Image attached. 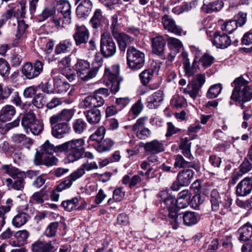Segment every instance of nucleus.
<instances>
[{
    "instance_id": "f257e3e1",
    "label": "nucleus",
    "mask_w": 252,
    "mask_h": 252,
    "mask_svg": "<svg viewBox=\"0 0 252 252\" xmlns=\"http://www.w3.org/2000/svg\"><path fill=\"white\" fill-rule=\"evenodd\" d=\"M84 141L83 139H73L59 145L58 149L64 152L68 162H73L80 159L84 153Z\"/></svg>"
},
{
    "instance_id": "f03ea898",
    "label": "nucleus",
    "mask_w": 252,
    "mask_h": 252,
    "mask_svg": "<svg viewBox=\"0 0 252 252\" xmlns=\"http://www.w3.org/2000/svg\"><path fill=\"white\" fill-rule=\"evenodd\" d=\"M233 89L230 99L236 102H248L252 99V90L248 85L249 81L242 76L236 78L233 82Z\"/></svg>"
},
{
    "instance_id": "7ed1b4c3",
    "label": "nucleus",
    "mask_w": 252,
    "mask_h": 252,
    "mask_svg": "<svg viewBox=\"0 0 252 252\" xmlns=\"http://www.w3.org/2000/svg\"><path fill=\"white\" fill-rule=\"evenodd\" d=\"M159 197L163 200L164 204L168 211L169 221L174 229H177L181 222L182 217L177 214V200L169 193V190H163L158 194Z\"/></svg>"
},
{
    "instance_id": "20e7f679",
    "label": "nucleus",
    "mask_w": 252,
    "mask_h": 252,
    "mask_svg": "<svg viewBox=\"0 0 252 252\" xmlns=\"http://www.w3.org/2000/svg\"><path fill=\"white\" fill-rule=\"evenodd\" d=\"M210 201L213 211L225 214L230 211L231 200L223 193H220L217 189H213L210 194Z\"/></svg>"
},
{
    "instance_id": "39448f33",
    "label": "nucleus",
    "mask_w": 252,
    "mask_h": 252,
    "mask_svg": "<svg viewBox=\"0 0 252 252\" xmlns=\"http://www.w3.org/2000/svg\"><path fill=\"white\" fill-rule=\"evenodd\" d=\"M94 64L90 68V63L84 60H78L75 64V68L78 76L83 81H88L95 77L101 65L99 63Z\"/></svg>"
},
{
    "instance_id": "423d86ee",
    "label": "nucleus",
    "mask_w": 252,
    "mask_h": 252,
    "mask_svg": "<svg viewBox=\"0 0 252 252\" xmlns=\"http://www.w3.org/2000/svg\"><path fill=\"white\" fill-rule=\"evenodd\" d=\"M21 125L27 133L31 132L34 135L39 134L43 129V124L36 118L34 114L29 112L23 116Z\"/></svg>"
},
{
    "instance_id": "0eeeda50",
    "label": "nucleus",
    "mask_w": 252,
    "mask_h": 252,
    "mask_svg": "<svg viewBox=\"0 0 252 252\" xmlns=\"http://www.w3.org/2000/svg\"><path fill=\"white\" fill-rule=\"evenodd\" d=\"M1 169L14 179L12 188L17 190L22 191L24 189L25 179L26 177L25 172L20 171L11 164L3 165L1 166Z\"/></svg>"
},
{
    "instance_id": "6e6552de",
    "label": "nucleus",
    "mask_w": 252,
    "mask_h": 252,
    "mask_svg": "<svg viewBox=\"0 0 252 252\" xmlns=\"http://www.w3.org/2000/svg\"><path fill=\"white\" fill-rule=\"evenodd\" d=\"M126 60L129 67L132 69H139L144 64L145 55L135 47H129L126 52Z\"/></svg>"
},
{
    "instance_id": "1a4fd4ad",
    "label": "nucleus",
    "mask_w": 252,
    "mask_h": 252,
    "mask_svg": "<svg viewBox=\"0 0 252 252\" xmlns=\"http://www.w3.org/2000/svg\"><path fill=\"white\" fill-rule=\"evenodd\" d=\"M205 82L204 74H198L195 76L193 79L190 82L187 87L184 88L183 92L188 94L193 99H195L198 95L199 91Z\"/></svg>"
},
{
    "instance_id": "9d476101",
    "label": "nucleus",
    "mask_w": 252,
    "mask_h": 252,
    "mask_svg": "<svg viewBox=\"0 0 252 252\" xmlns=\"http://www.w3.org/2000/svg\"><path fill=\"white\" fill-rule=\"evenodd\" d=\"M100 51L105 58L113 56L116 53L117 47L113 38L107 33L101 35Z\"/></svg>"
},
{
    "instance_id": "9b49d317",
    "label": "nucleus",
    "mask_w": 252,
    "mask_h": 252,
    "mask_svg": "<svg viewBox=\"0 0 252 252\" xmlns=\"http://www.w3.org/2000/svg\"><path fill=\"white\" fill-rule=\"evenodd\" d=\"M119 65H114L110 68H106L105 71V78L111 83V91L113 93H116L120 89V84L122 81L119 76Z\"/></svg>"
},
{
    "instance_id": "f8f14e48",
    "label": "nucleus",
    "mask_w": 252,
    "mask_h": 252,
    "mask_svg": "<svg viewBox=\"0 0 252 252\" xmlns=\"http://www.w3.org/2000/svg\"><path fill=\"white\" fill-rule=\"evenodd\" d=\"M194 172L191 169H184L180 171L177 177L178 182H174L171 187L173 191H178L181 187L188 186L191 183Z\"/></svg>"
},
{
    "instance_id": "ddd939ff",
    "label": "nucleus",
    "mask_w": 252,
    "mask_h": 252,
    "mask_svg": "<svg viewBox=\"0 0 252 252\" xmlns=\"http://www.w3.org/2000/svg\"><path fill=\"white\" fill-rule=\"evenodd\" d=\"M56 5L57 11L63 15L62 26L65 28L71 23V5L67 0H60L57 1Z\"/></svg>"
},
{
    "instance_id": "4468645a",
    "label": "nucleus",
    "mask_w": 252,
    "mask_h": 252,
    "mask_svg": "<svg viewBox=\"0 0 252 252\" xmlns=\"http://www.w3.org/2000/svg\"><path fill=\"white\" fill-rule=\"evenodd\" d=\"M43 64L36 61L33 65L31 63H26L23 66L22 72L28 79H32L37 77L43 70Z\"/></svg>"
},
{
    "instance_id": "2eb2a0df",
    "label": "nucleus",
    "mask_w": 252,
    "mask_h": 252,
    "mask_svg": "<svg viewBox=\"0 0 252 252\" xmlns=\"http://www.w3.org/2000/svg\"><path fill=\"white\" fill-rule=\"evenodd\" d=\"M73 38L77 46L86 43L90 37L89 30L84 25H76L75 32L73 35Z\"/></svg>"
},
{
    "instance_id": "dca6fc26",
    "label": "nucleus",
    "mask_w": 252,
    "mask_h": 252,
    "mask_svg": "<svg viewBox=\"0 0 252 252\" xmlns=\"http://www.w3.org/2000/svg\"><path fill=\"white\" fill-rule=\"evenodd\" d=\"M85 174V172L80 167L73 172L67 177L63 181L59 184L58 189L59 190H64L69 189L74 182L80 179Z\"/></svg>"
},
{
    "instance_id": "f3484780",
    "label": "nucleus",
    "mask_w": 252,
    "mask_h": 252,
    "mask_svg": "<svg viewBox=\"0 0 252 252\" xmlns=\"http://www.w3.org/2000/svg\"><path fill=\"white\" fill-rule=\"evenodd\" d=\"M112 34L117 41L120 50L125 51L127 46L133 41V38L124 32H119L117 30L112 31Z\"/></svg>"
},
{
    "instance_id": "a211bd4d",
    "label": "nucleus",
    "mask_w": 252,
    "mask_h": 252,
    "mask_svg": "<svg viewBox=\"0 0 252 252\" xmlns=\"http://www.w3.org/2000/svg\"><path fill=\"white\" fill-rule=\"evenodd\" d=\"M25 15V6L21 3H19L11 9L7 10L3 15V17L5 18V20L10 19L16 22L17 20H19L20 18L24 17Z\"/></svg>"
},
{
    "instance_id": "6ab92c4d",
    "label": "nucleus",
    "mask_w": 252,
    "mask_h": 252,
    "mask_svg": "<svg viewBox=\"0 0 252 252\" xmlns=\"http://www.w3.org/2000/svg\"><path fill=\"white\" fill-rule=\"evenodd\" d=\"M76 4L80 2L76 8V15L79 18L87 17L93 7L92 0H76Z\"/></svg>"
},
{
    "instance_id": "aec40b11",
    "label": "nucleus",
    "mask_w": 252,
    "mask_h": 252,
    "mask_svg": "<svg viewBox=\"0 0 252 252\" xmlns=\"http://www.w3.org/2000/svg\"><path fill=\"white\" fill-rule=\"evenodd\" d=\"M143 148L146 153L153 155L158 154L165 150L163 142L157 139L146 143Z\"/></svg>"
},
{
    "instance_id": "412c9836",
    "label": "nucleus",
    "mask_w": 252,
    "mask_h": 252,
    "mask_svg": "<svg viewBox=\"0 0 252 252\" xmlns=\"http://www.w3.org/2000/svg\"><path fill=\"white\" fill-rule=\"evenodd\" d=\"M252 191V178L246 177L239 182L236 188V193L239 196H246Z\"/></svg>"
},
{
    "instance_id": "4be33fe9",
    "label": "nucleus",
    "mask_w": 252,
    "mask_h": 252,
    "mask_svg": "<svg viewBox=\"0 0 252 252\" xmlns=\"http://www.w3.org/2000/svg\"><path fill=\"white\" fill-rule=\"evenodd\" d=\"M74 115L71 109H63L60 113L54 115L50 118V123L52 126L60 123L69 121Z\"/></svg>"
},
{
    "instance_id": "5701e85b",
    "label": "nucleus",
    "mask_w": 252,
    "mask_h": 252,
    "mask_svg": "<svg viewBox=\"0 0 252 252\" xmlns=\"http://www.w3.org/2000/svg\"><path fill=\"white\" fill-rule=\"evenodd\" d=\"M70 131V127L67 123H60L52 126V134L57 138H62L68 134Z\"/></svg>"
},
{
    "instance_id": "b1692460",
    "label": "nucleus",
    "mask_w": 252,
    "mask_h": 252,
    "mask_svg": "<svg viewBox=\"0 0 252 252\" xmlns=\"http://www.w3.org/2000/svg\"><path fill=\"white\" fill-rule=\"evenodd\" d=\"M231 43V40L227 35L220 34L219 32H216L214 35L213 44L218 48L225 49L227 48Z\"/></svg>"
},
{
    "instance_id": "393cba45",
    "label": "nucleus",
    "mask_w": 252,
    "mask_h": 252,
    "mask_svg": "<svg viewBox=\"0 0 252 252\" xmlns=\"http://www.w3.org/2000/svg\"><path fill=\"white\" fill-rule=\"evenodd\" d=\"M153 52L158 56H162L164 52L166 41L162 35H157L151 38Z\"/></svg>"
},
{
    "instance_id": "a878e982",
    "label": "nucleus",
    "mask_w": 252,
    "mask_h": 252,
    "mask_svg": "<svg viewBox=\"0 0 252 252\" xmlns=\"http://www.w3.org/2000/svg\"><path fill=\"white\" fill-rule=\"evenodd\" d=\"M167 42L168 47L170 50V52L168 55V59L169 61L172 62L177 54L179 52L182 44L179 39L174 37L169 38Z\"/></svg>"
},
{
    "instance_id": "bb28decb",
    "label": "nucleus",
    "mask_w": 252,
    "mask_h": 252,
    "mask_svg": "<svg viewBox=\"0 0 252 252\" xmlns=\"http://www.w3.org/2000/svg\"><path fill=\"white\" fill-rule=\"evenodd\" d=\"M162 23L164 28L169 32H173L176 34L180 35L181 34L182 29L177 26L174 20L167 15H165L162 18Z\"/></svg>"
},
{
    "instance_id": "cd10ccee",
    "label": "nucleus",
    "mask_w": 252,
    "mask_h": 252,
    "mask_svg": "<svg viewBox=\"0 0 252 252\" xmlns=\"http://www.w3.org/2000/svg\"><path fill=\"white\" fill-rule=\"evenodd\" d=\"M33 252H56L57 249L52 245L51 242L36 241L32 245Z\"/></svg>"
},
{
    "instance_id": "c85d7f7f",
    "label": "nucleus",
    "mask_w": 252,
    "mask_h": 252,
    "mask_svg": "<svg viewBox=\"0 0 252 252\" xmlns=\"http://www.w3.org/2000/svg\"><path fill=\"white\" fill-rule=\"evenodd\" d=\"M15 108L11 105H6L0 111V120L3 122L10 121L16 114Z\"/></svg>"
},
{
    "instance_id": "c756f323",
    "label": "nucleus",
    "mask_w": 252,
    "mask_h": 252,
    "mask_svg": "<svg viewBox=\"0 0 252 252\" xmlns=\"http://www.w3.org/2000/svg\"><path fill=\"white\" fill-rule=\"evenodd\" d=\"M54 86L55 91L59 94L65 93L69 88V84L64 80L61 75L54 77Z\"/></svg>"
},
{
    "instance_id": "7c9ffc66",
    "label": "nucleus",
    "mask_w": 252,
    "mask_h": 252,
    "mask_svg": "<svg viewBox=\"0 0 252 252\" xmlns=\"http://www.w3.org/2000/svg\"><path fill=\"white\" fill-rule=\"evenodd\" d=\"M175 167L180 168H192L196 170H198L196 164L191 161L186 160L180 155H177L175 156V162L174 164Z\"/></svg>"
},
{
    "instance_id": "2f4dec72",
    "label": "nucleus",
    "mask_w": 252,
    "mask_h": 252,
    "mask_svg": "<svg viewBox=\"0 0 252 252\" xmlns=\"http://www.w3.org/2000/svg\"><path fill=\"white\" fill-rule=\"evenodd\" d=\"M191 196V194L188 189L180 191L178 194V207L179 208L187 207L189 204Z\"/></svg>"
},
{
    "instance_id": "473e14b6",
    "label": "nucleus",
    "mask_w": 252,
    "mask_h": 252,
    "mask_svg": "<svg viewBox=\"0 0 252 252\" xmlns=\"http://www.w3.org/2000/svg\"><path fill=\"white\" fill-rule=\"evenodd\" d=\"M163 92L161 91L154 93L148 99V107L150 109H154L158 106L163 100Z\"/></svg>"
},
{
    "instance_id": "72a5a7b5",
    "label": "nucleus",
    "mask_w": 252,
    "mask_h": 252,
    "mask_svg": "<svg viewBox=\"0 0 252 252\" xmlns=\"http://www.w3.org/2000/svg\"><path fill=\"white\" fill-rule=\"evenodd\" d=\"M223 6L222 0H217L208 4H204L201 7L202 11L206 13H211L213 12L220 11Z\"/></svg>"
},
{
    "instance_id": "f704fd0d",
    "label": "nucleus",
    "mask_w": 252,
    "mask_h": 252,
    "mask_svg": "<svg viewBox=\"0 0 252 252\" xmlns=\"http://www.w3.org/2000/svg\"><path fill=\"white\" fill-rule=\"evenodd\" d=\"M41 158L36 157L34 160L35 164L36 165L42 164L48 166H52L56 165L58 161V158L53 156V154L42 156Z\"/></svg>"
},
{
    "instance_id": "c9c22d12",
    "label": "nucleus",
    "mask_w": 252,
    "mask_h": 252,
    "mask_svg": "<svg viewBox=\"0 0 252 252\" xmlns=\"http://www.w3.org/2000/svg\"><path fill=\"white\" fill-rule=\"evenodd\" d=\"M179 217H181L183 219L184 224L188 226H192L197 223L198 219L196 214L193 212L187 211L184 213L182 216L178 215Z\"/></svg>"
},
{
    "instance_id": "e433bc0d",
    "label": "nucleus",
    "mask_w": 252,
    "mask_h": 252,
    "mask_svg": "<svg viewBox=\"0 0 252 252\" xmlns=\"http://www.w3.org/2000/svg\"><path fill=\"white\" fill-rule=\"evenodd\" d=\"M114 141L110 138H106L97 142L95 146L96 150L99 152H105L109 151L113 146Z\"/></svg>"
},
{
    "instance_id": "4c0bfd02",
    "label": "nucleus",
    "mask_w": 252,
    "mask_h": 252,
    "mask_svg": "<svg viewBox=\"0 0 252 252\" xmlns=\"http://www.w3.org/2000/svg\"><path fill=\"white\" fill-rule=\"evenodd\" d=\"M59 145L55 147L53 144L51 143L49 140H47L40 148V153L42 156L52 155L54 152L61 153L58 148Z\"/></svg>"
},
{
    "instance_id": "58836bf2",
    "label": "nucleus",
    "mask_w": 252,
    "mask_h": 252,
    "mask_svg": "<svg viewBox=\"0 0 252 252\" xmlns=\"http://www.w3.org/2000/svg\"><path fill=\"white\" fill-rule=\"evenodd\" d=\"M105 18L102 15L100 9H96L91 19L90 23L94 29H97L104 22Z\"/></svg>"
},
{
    "instance_id": "ea45409f",
    "label": "nucleus",
    "mask_w": 252,
    "mask_h": 252,
    "mask_svg": "<svg viewBox=\"0 0 252 252\" xmlns=\"http://www.w3.org/2000/svg\"><path fill=\"white\" fill-rule=\"evenodd\" d=\"M73 43L70 39H65L61 41L56 47L55 52L57 54L68 52L72 46Z\"/></svg>"
},
{
    "instance_id": "a19ab883",
    "label": "nucleus",
    "mask_w": 252,
    "mask_h": 252,
    "mask_svg": "<svg viewBox=\"0 0 252 252\" xmlns=\"http://www.w3.org/2000/svg\"><path fill=\"white\" fill-rule=\"evenodd\" d=\"M86 117L90 124L98 123L101 120L100 112L96 109H92L87 111Z\"/></svg>"
},
{
    "instance_id": "79ce46f5",
    "label": "nucleus",
    "mask_w": 252,
    "mask_h": 252,
    "mask_svg": "<svg viewBox=\"0 0 252 252\" xmlns=\"http://www.w3.org/2000/svg\"><path fill=\"white\" fill-rule=\"evenodd\" d=\"M29 216L26 213L21 212L16 215L13 219L12 222L16 227H20L24 225L29 220Z\"/></svg>"
},
{
    "instance_id": "37998d69",
    "label": "nucleus",
    "mask_w": 252,
    "mask_h": 252,
    "mask_svg": "<svg viewBox=\"0 0 252 252\" xmlns=\"http://www.w3.org/2000/svg\"><path fill=\"white\" fill-rule=\"evenodd\" d=\"M240 234L239 239L241 241H248L252 236V226L245 225L238 230Z\"/></svg>"
},
{
    "instance_id": "c03bdc74",
    "label": "nucleus",
    "mask_w": 252,
    "mask_h": 252,
    "mask_svg": "<svg viewBox=\"0 0 252 252\" xmlns=\"http://www.w3.org/2000/svg\"><path fill=\"white\" fill-rule=\"evenodd\" d=\"M197 61H194L192 65H190L189 60L186 59L184 62L183 65L185 73L189 77L191 76L196 71L198 67Z\"/></svg>"
},
{
    "instance_id": "a18cd8bd",
    "label": "nucleus",
    "mask_w": 252,
    "mask_h": 252,
    "mask_svg": "<svg viewBox=\"0 0 252 252\" xmlns=\"http://www.w3.org/2000/svg\"><path fill=\"white\" fill-rule=\"evenodd\" d=\"M105 133V128L103 126H99L96 130L89 137L90 141H95L96 143L103 139Z\"/></svg>"
},
{
    "instance_id": "49530a36",
    "label": "nucleus",
    "mask_w": 252,
    "mask_h": 252,
    "mask_svg": "<svg viewBox=\"0 0 252 252\" xmlns=\"http://www.w3.org/2000/svg\"><path fill=\"white\" fill-rule=\"evenodd\" d=\"M222 89L221 84H215L209 88L207 93V96L209 98H214L217 97L220 93Z\"/></svg>"
},
{
    "instance_id": "de8ad7c7",
    "label": "nucleus",
    "mask_w": 252,
    "mask_h": 252,
    "mask_svg": "<svg viewBox=\"0 0 252 252\" xmlns=\"http://www.w3.org/2000/svg\"><path fill=\"white\" fill-rule=\"evenodd\" d=\"M86 127V123L81 119L76 120L72 124L73 129L77 134L82 133Z\"/></svg>"
},
{
    "instance_id": "09e8293b",
    "label": "nucleus",
    "mask_w": 252,
    "mask_h": 252,
    "mask_svg": "<svg viewBox=\"0 0 252 252\" xmlns=\"http://www.w3.org/2000/svg\"><path fill=\"white\" fill-rule=\"evenodd\" d=\"M29 236V233L26 230H19L17 231L15 237L18 242V246H23L26 244L27 240Z\"/></svg>"
},
{
    "instance_id": "8fccbe9b",
    "label": "nucleus",
    "mask_w": 252,
    "mask_h": 252,
    "mask_svg": "<svg viewBox=\"0 0 252 252\" xmlns=\"http://www.w3.org/2000/svg\"><path fill=\"white\" fill-rule=\"evenodd\" d=\"M154 71L152 69H145L140 74L139 77L141 83L145 85L148 84L153 76Z\"/></svg>"
},
{
    "instance_id": "3c124183",
    "label": "nucleus",
    "mask_w": 252,
    "mask_h": 252,
    "mask_svg": "<svg viewBox=\"0 0 252 252\" xmlns=\"http://www.w3.org/2000/svg\"><path fill=\"white\" fill-rule=\"evenodd\" d=\"M78 203L77 198L74 197L70 200H67L62 202V206L67 211L71 212L73 210Z\"/></svg>"
},
{
    "instance_id": "603ef678",
    "label": "nucleus",
    "mask_w": 252,
    "mask_h": 252,
    "mask_svg": "<svg viewBox=\"0 0 252 252\" xmlns=\"http://www.w3.org/2000/svg\"><path fill=\"white\" fill-rule=\"evenodd\" d=\"M143 109V105L142 103L141 100L139 99L132 105L129 112V115H133L134 117H133V118H135L142 112Z\"/></svg>"
},
{
    "instance_id": "864d4df0",
    "label": "nucleus",
    "mask_w": 252,
    "mask_h": 252,
    "mask_svg": "<svg viewBox=\"0 0 252 252\" xmlns=\"http://www.w3.org/2000/svg\"><path fill=\"white\" fill-rule=\"evenodd\" d=\"M148 118L147 116H144L139 118L136 123L131 126V129L132 131L136 132L142 128H146L145 125L148 121Z\"/></svg>"
},
{
    "instance_id": "5fc2aeb1",
    "label": "nucleus",
    "mask_w": 252,
    "mask_h": 252,
    "mask_svg": "<svg viewBox=\"0 0 252 252\" xmlns=\"http://www.w3.org/2000/svg\"><path fill=\"white\" fill-rule=\"evenodd\" d=\"M10 66L7 62L0 58V74L2 76H7L10 73Z\"/></svg>"
},
{
    "instance_id": "6e6d98bb",
    "label": "nucleus",
    "mask_w": 252,
    "mask_h": 252,
    "mask_svg": "<svg viewBox=\"0 0 252 252\" xmlns=\"http://www.w3.org/2000/svg\"><path fill=\"white\" fill-rule=\"evenodd\" d=\"M214 58L213 56L205 53L201 57L199 61L202 63L203 66L208 67L212 65L214 62Z\"/></svg>"
},
{
    "instance_id": "4d7b16f0",
    "label": "nucleus",
    "mask_w": 252,
    "mask_h": 252,
    "mask_svg": "<svg viewBox=\"0 0 252 252\" xmlns=\"http://www.w3.org/2000/svg\"><path fill=\"white\" fill-rule=\"evenodd\" d=\"M59 223L58 222L51 223L45 232V234L48 237H52L55 235Z\"/></svg>"
},
{
    "instance_id": "13d9d810",
    "label": "nucleus",
    "mask_w": 252,
    "mask_h": 252,
    "mask_svg": "<svg viewBox=\"0 0 252 252\" xmlns=\"http://www.w3.org/2000/svg\"><path fill=\"white\" fill-rule=\"evenodd\" d=\"M136 137L141 140H145L151 135V131L147 127L142 128L135 132Z\"/></svg>"
},
{
    "instance_id": "bf43d9fd",
    "label": "nucleus",
    "mask_w": 252,
    "mask_h": 252,
    "mask_svg": "<svg viewBox=\"0 0 252 252\" xmlns=\"http://www.w3.org/2000/svg\"><path fill=\"white\" fill-rule=\"evenodd\" d=\"M33 105L38 108H42L45 101L44 100V95L42 94H38L35 95L32 100Z\"/></svg>"
},
{
    "instance_id": "052dcab7",
    "label": "nucleus",
    "mask_w": 252,
    "mask_h": 252,
    "mask_svg": "<svg viewBox=\"0 0 252 252\" xmlns=\"http://www.w3.org/2000/svg\"><path fill=\"white\" fill-rule=\"evenodd\" d=\"M204 201V198L200 195L197 194L194 195L189 200V204L194 209H196Z\"/></svg>"
},
{
    "instance_id": "680f3d73",
    "label": "nucleus",
    "mask_w": 252,
    "mask_h": 252,
    "mask_svg": "<svg viewBox=\"0 0 252 252\" xmlns=\"http://www.w3.org/2000/svg\"><path fill=\"white\" fill-rule=\"evenodd\" d=\"M56 12V10L54 8L46 7L41 14L39 15L41 21H44L47 19L50 16L53 15Z\"/></svg>"
},
{
    "instance_id": "e2e57ef3",
    "label": "nucleus",
    "mask_w": 252,
    "mask_h": 252,
    "mask_svg": "<svg viewBox=\"0 0 252 252\" xmlns=\"http://www.w3.org/2000/svg\"><path fill=\"white\" fill-rule=\"evenodd\" d=\"M252 169V164L247 159H245L239 167V172L242 175L250 171Z\"/></svg>"
},
{
    "instance_id": "0e129e2a",
    "label": "nucleus",
    "mask_w": 252,
    "mask_h": 252,
    "mask_svg": "<svg viewBox=\"0 0 252 252\" xmlns=\"http://www.w3.org/2000/svg\"><path fill=\"white\" fill-rule=\"evenodd\" d=\"M171 104L176 108H181L185 104V101L182 97L175 95L171 100Z\"/></svg>"
},
{
    "instance_id": "69168bd1",
    "label": "nucleus",
    "mask_w": 252,
    "mask_h": 252,
    "mask_svg": "<svg viewBox=\"0 0 252 252\" xmlns=\"http://www.w3.org/2000/svg\"><path fill=\"white\" fill-rule=\"evenodd\" d=\"M236 20H235L236 25L238 27H242L245 24L247 21V13L240 12L236 16Z\"/></svg>"
},
{
    "instance_id": "338daca9",
    "label": "nucleus",
    "mask_w": 252,
    "mask_h": 252,
    "mask_svg": "<svg viewBox=\"0 0 252 252\" xmlns=\"http://www.w3.org/2000/svg\"><path fill=\"white\" fill-rule=\"evenodd\" d=\"M37 87L35 86H30L26 88L23 92V95L26 98H31L36 93Z\"/></svg>"
},
{
    "instance_id": "774afa93",
    "label": "nucleus",
    "mask_w": 252,
    "mask_h": 252,
    "mask_svg": "<svg viewBox=\"0 0 252 252\" xmlns=\"http://www.w3.org/2000/svg\"><path fill=\"white\" fill-rule=\"evenodd\" d=\"M238 27L236 25V21L231 20L224 23V25L222 27V30H225L229 32H230L234 30H236Z\"/></svg>"
}]
</instances>
